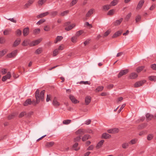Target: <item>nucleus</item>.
<instances>
[{"mask_svg": "<svg viewBox=\"0 0 156 156\" xmlns=\"http://www.w3.org/2000/svg\"><path fill=\"white\" fill-rule=\"evenodd\" d=\"M42 38L38 39L30 43V46H35L39 44L42 41Z\"/></svg>", "mask_w": 156, "mask_h": 156, "instance_id": "nucleus-2", "label": "nucleus"}, {"mask_svg": "<svg viewBox=\"0 0 156 156\" xmlns=\"http://www.w3.org/2000/svg\"><path fill=\"white\" fill-rule=\"evenodd\" d=\"M20 42V39L18 38L15 41L13 45V46L15 47L19 44Z\"/></svg>", "mask_w": 156, "mask_h": 156, "instance_id": "nucleus-24", "label": "nucleus"}, {"mask_svg": "<svg viewBox=\"0 0 156 156\" xmlns=\"http://www.w3.org/2000/svg\"><path fill=\"white\" fill-rule=\"evenodd\" d=\"M15 116V114L14 113L12 114L9 115L8 116V119L9 120L13 118Z\"/></svg>", "mask_w": 156, "mask_h": 156, "instance_id": "nucleus-58", "label": "nucleus"}, {"mask_svg": "<svg viewBox=\"0 0 156 156\" xmlns=\"http://www.w3.org/2000/svg\"><path fill=\"white\" fill-rule=\"evenodd\" d=\"M148 78L151 81H155L156 77L154 76H149Z\"/></svg>", "mask_w": 156, "mask_h": 156, "instance_id": "nucleus-42", "label": "nucleus"}, {"mask_svg": "<svg viewBox=\"0 0 156 156\" xmlns=\"http://www.w3.org/2000/svg\"><path fill=\"white\" fill-rule=\"evenodd\" d=\"M42 51V48H39L36 50L35 53L37 54H39L41 53Z\"/></svg>", "mask_w": 156, "mask_h": 156, "instance_id": "nucleus-37", "label": "nucleus"}, {"mask_svg": "<svg viewBox=\"0 0 156 156\" xmlns=\"http://www.w3.org/2000/svg\"><path fill=\"white\" fill-rule=\"evenodd\" d=\"M104 142V140H101L100 141H99L97 144L96 147L97 149L100 148L102 145L103 144Z\"/></svg>", "mask_w": 156, "mask_h": 156, "instance_id": "nucleus-19", "label": "nucleus"}, {"mask_svg": "<svg viewBox=\"0 0 156 156\" xmlns=\"http://www.w3.org/2000/svg\"><path fill=\"white\" fill-rule=\"evenodd\" d=\"M46 0H39L38 2V4L39 5H42L43 3L45 2Z\"/></svg>", "mask_w": 156, "mask_h": 156, "instance_id": "nucleus-46", "label": "nucleus"}, {"mask_svg": "<svg viewBox=\"0 0 156 156\" xmlns=\"http://www.w3.org/2000/svg\"><path fill=\"white\" fill-rule=\"evenodd\" d=\"M45 20L44 19H41L39 21L37 22V25H40L43 22H44Z\"/></svg>", "mask_w": 156, "mask_h": 156, "instance_id": "nucleus-54", "label": "nucleus"}, {"mask_svg": "<svg viewBox=\"0 0 156 156\" xmlns=\"http://www.w3.org/2000/svg\"><path fill=\"white\" fill-rule=\"evenodd\" d=\"M122 31H123L122 30H120L119 31H118L116 32L112 36V37L113 38H114L119 36L120 35H121L122 34Z\"/></svg>", "mask_w": 156, "mask_h": 156, "instance_id": "nucleus-12", "label": "nucleus"}, {"mask_svg": "<svg viewBox=\"0 0 156 156\" xmlns=\"http://www.w3.org/2000/svg\"><path fill=\"white\" fill-rule=\"evenodd\" d=\"M69 12V10H66L62 12L60 14V15L62 16H64L68 14Z\"/></svg>", "mask_w": 156, "mask_h": 156, "instance_id": "nucleus-45", "label": "nucleus"}, {"mask_svg": "<svg viewBox=\"0 0 156 156\" xmlns=\"http://www.w3.org/2000/svg\"><path fill=\"white\" fill-rule=\"evenodd\" d=\"M44 29L46 31H48L50 30V28L49 26H46L44 27Z\"/></svg>", "mask_w": 156, "mask_h": 156, "instance_id": "nucleus-47", "label": "nucleus"}, {"mask_svg": "<svg viewBox=\"0 0 156 156\" xmlns=\"http://www.w3.org/2000/svg\"><path fill=\"white\" fill-rule=\"evenodd\" d=\"M77 38L76 37H73L72 38L71 41L73 43L76 42V41Z\"/></svg>", "mask_w": 156, "mask_h": 156, "instance_id": "nucleus-63", "label": "nucleus"}, {"mask_svg": "<svg viewBox=\"0 0 156 156\" xmlns=\"http://www.w3.org/2000/svg\"><path fill=\"white\" fill-rule=\"evenodd\" d=\"M81 139V136H78L74 139V142H79L80 140Z\"/></svg>", "mask_w": 156, "mask_h": 156, "instance_id": "nucleus-41", "label": "nucleus"}, {"mask_svg": "<svg viewBox=\"0 0 156 156\" xmlns=\"http://www.w3.org/2000/svg\"><path fill=\"white\" fill-rule=\"evenodd\" d=\"M45 90H43L41 91L39 95L40 91L38 89H37L35 93V96L36 99H37V102H40V99L41 100L43 101L44 99V95Z\"/></svg>", "mask_w": 156, "mask_h": 156, "instance_id": "nucleus-1", "label": "nucleus"}, {"mask_svg": "<svg viewBox=\"0 0 156 156\" xmlns=\"http://www.w3.org/2000/svg\"><path fill=\"white\" fill-rule=\"evenodd\" d=\"M58 53V50L57 49H55L53 51V55L55 56H56Z\"/></svg>", "mask_w": 156, "mask_h": 156, "instance_id": "nucleus-50", "label": "nucleus"}, {"mask_svg": "<svg viewBox=\"0 0 156 156\" xmlns=\"http://www.w3.org/2000/svg\"><path fill=\"white\" fill-rule=\"evenodd\" d=\"M137 141V140L136 139H132L131 140L129 144H133L136 143Z\"/></svg>", "mask_w": 156, "mask_h": 156, "instance_id": "nucleus-38", "label": "nucleus"}, {"mask_svg": "<svg viewBox=\"0 0 156 156\" xmlns=\"http://www.w3.org/2000/svg\"><path fill=\"white\" fill-rule=\"evenodd\" d=\"M80 84H89L90 85V83H89L88 81H81L80 82Z\"/></svg>", "mask_w": 156, "mask_h": 156, "instance_id": "nucleus-61", "label": "nucleus"}, {"mask_svg": "<svg viewBox=\"0 0 156 156\" xmlns=\"http://www.w3.org/2000/svg\"><path fill=\"white\" fill-rule=\"evenodd\" d=\"M110 6H111L110 5H104L103 7V9L104 10L107 11L110 9Z\"/></svg>", "mask_w": 156, "mask_h": 156, "instance_id": "nucleus-36", "label": "nucleus"}, {"mask_svg": "<svg viewBox=\"0 0 156 156\" xmlns=\"http://www.w3.org/2000/svg\"><path fill=\"white\" fill-rule=\"evenodd\" d=\"M34 0H29L28 1V2L26 4L24 5L25 7L26 8H28L34 2Z\"/></svg>", "mask_w": 156, "mask_h": 156, "instance_id": "nucleus-20", "label": "nucleus"}, {"mask_svg": "<svg viewBox=\"0 0 156 156\" xmlns=\"http://www.w3.org/2000/svg\"><path fill=\"white\" fill-rule=\"evenodd\" d=\"M49 13L48 12H46L44 13H42L37 16V18H41L44 17L48 15Z\"/></svg>", "mask_w": 156, "mask_h": 156, "instance_id": "nucleus-17", "label": "nucleus"}, {"mask_svg": "<svg viewBox=\"0 0 156 156\" xmlns=\"http://www.w3.org/2000/svg\"><path fill=\"white\" fill-rule=\"evenodd\" d=\"M118 0H114L112 1L110 3V6H115L118 3Z\"/></svg>", "mask_w": 156, "mask_h": 156, "instance_id": "nucleus-33", "label": "nucleus"}, {"mask_svg": "<svg viewBox=\"0 0 156 156\" xmlns=\"http://www.w3.org/2000/svg\"><path fill=\"white\" fill-rule=\"evenodd\" d=\"M29 29L28 27H26L23 30V35L24 36H27L29 33Z\"/></svg>", "mask_w": 156, "mask_h": 156, "instance_id": "nucleus-11", "label": "nucleus"}, {"mask_svg": "<svg viewBox=\"0 0 156 156\" xmlns=\"http://www.w3.org/2000/svg\"><path fill=\"white\" fill-rule=\"evenodd\" d=\"M5 42V39L3 37H1L0 38V43L4 44Z\"/></svg>", "mask_w": 156, "mask_h": 156, "instance_id": "nucleus-53", "label": "nucleus"}, {"mask_svg": "<svg viewBox=\"0 0 156 156\" xmlns=\"http://www.w3.org/2000/svg\"><path fill=\"white\" fill-rule=\"evenodd\" d=\"M17 51L18 50H15L11 53L8 54L7 56L8 57L10 58L14 57L16 55Z\"/></svg>", "mask_w": 156, "mask_h": 156, "instance_id": "nucleus-4", "label": "nucleus"}, {"mask_svg": "<svg viewBox=\"0 0 156 156\" xmlns=\"http://www.w3.org/2000/svg\"><path fill=\"white\" fill-rule=\"evenodd\" d=\"M11 31V29H5L3 32V34L5 35H9Z\"/></svg>", "mask_w": 156, "mask_h": 156, "instance_id": "nucleus-28", "label": "nucleus"}, {"mask_svg": "<svg viewBox=\"0 0 156 156\" xmlns=\"http://www.w3.org/2000/svg\"><path fill=\"white\" fill-rule=\"evenodd\" d=\"M6 53V51L3 50L0 52V56H2Z\"/></svg>", "mask_w": 156, "mask_h": 156, "instance_id": "nucleus-55", "label": "nucleus"}, {"mask_svg": "<svg viewBox=\"0 0 156 156\" xmlns=\"http://www.w3.org/2000/svg\"><path fill=\"white\" fill-rule=\"evenodd\" d=\"M144 2V0H141L140 1L137 5L136 9H140L143 5Z\"/></svg>", "mask_w": 156, "mask_h": 156, "instance_id": "nucleus-15", "label": "nucleus"}, {"mask_svg": "<svg viewBox=\"0 0 156 156\" xmlns=\"http://www.w3.org/2000/svg\"><path fill=\"white\" fill-rule=\"evenodd\" d=\"M11 76V73L10 72H9L7 73V75L3 77L2 78V81H5L7 79H9Z\"/></svg>", "mask_w": 156, "mask_h": 156, "instance_id": "nucleus-5", "label": "nucleus"}, {"mask_svg": "<svg viewBox=\"0 0 156 156\" xmlns=\"http://www.w3.org/2000/svg\"><path fill=\"white\" fill-rule=\"evenodd\" d=\"M138 76L137 73H132L130 75V78L131 79H134L136 78Z\"/></svg>", "mask_w": 156, "mask_h": 156, "instance_id": "nucleus-26", "label": "nucleus"}, {"mask_svg": "<svg viewBox=\"0 0 156 156\" xmlns=\"http://www.w3.org/2000/svg\"><path fill=\"white\" fill-rule=\"evenodd\" d=\"M129 146V143L127 142L123 143L122 145V147L123 149H126Z\"/></svg>", "mask_w": 156, "mask_h": 156, "instance_id": "nucleus-30", "label": "nucleus"}, {"mask_svg": "<svg viewBox=\"0 0 156 156\" xmlns=\"http://www.w3.org/2000/svg\"><path fill=\"white\" fill-rule=\"evenodd\" d=\"M69 98L72 102L74 104H76L79 102V101L73 95H70L69 96Z\"/></svg>", "mask_w": 156, "mask_h": 156, "instance_id": "nucleus-9", "label": "nucleus"}, {"mask_svg": "<svg viewBox=\"0 0 156 156\" xmlns=\"http://www.w3.org/2000/svg\"><path fill=\"white\" fill-rule=\"evenodd\" d=\"M1 73L2 74H5L7 73V70L6 69H2L1 71Z\"/></svg>", "mask_w": 156, "mask_h": 156, "instance_id": "nucleus-64", "label": "nucleus"}, {"mask_svg": "<svg viewBox=\"0 0 156 156\" xmlns=\"http://www.w3.org/2000/svg\"><path fill=\"white\" fill-rule=\"evenodd\" d=\"M123 18H121L119 20H117L114 22L113 23V24L115 26H118L120 25L121 23L122 22Z\"/></svg>", "mask_w": 156, "mask_h": 156, "instance_id": "nucleus-16", "label": "nucleus"}, {"mask_svg": "<svg viewBox=\"0 0 156 156\" xmlns=\"http://www.w3.org/2000/svg\"><path fill=\"white\" fill-rule=\"evenodd\" d=\"M71 122V120L70 119L65 120L63 121L62 123L64 125H68Z\"/></svg>", "mask_w": 156, "mask_h": 156, "instance_id": "nucleus-32", "label": "nucleus"}, {"mask_svg": "<svg viewBox=\"0 0 156 156\" xmlns=\"http://www.w3.org/2000/svg\"><path fill=\"white\" fill-rule=\"evenodd\" d=\"M144 68V66H142L140 67H138L136 69V71L138 73L140 72Z\"/></svg>", "mask_w": 156, "mask_h": 156, "instance_id": "nucleus-35", "label": "nucleus"}, {"mask_svg": "<svg viewBox=\"0 0 156 156\" xmlns=\"http://www.w3.org/2000/svg\"><path fill=\"white\" fill-rule=\"evenodd\" d=\"M141 17L140 15H137L135 19L136 22V23H137L138 22H139L141 20Z\"/></svg>", "mask_w": 156, "mask_h": 156, "instance_id": "nucleus-43", "label": "nucleus"}, {"mask_svg": "<svg viewBox=\"0 0 156 156\" xmlns=\"http://www.w3.org/2000/svg\"><path fill=\"white\" fill-rule=\"evenodd\" d=\"M76 26L75 23H73L71 25L66 27L65 28V30L66 31H69L72 29L73 28Z\"/></svg>", "mask_w": 156, "mask_h": 156, "instance_id": "nucleus-10", "label": "nucleus"}, {"mask_svg": "<svg viewBox=\"0 0 156 156\" xmlns=\"http://www.w3.org/2000/svg\"><path fill=\"white\" fill-rule=\"evenodd\" d=\"M151 67L154 70H156V64H154L151 66Z\"/></svg>", "mask_w": 156, "mask_h": 156, "instance_id": "nucleus-60", "label": "nucleus"}, {"mask_svg": "<svg viewBox=\"0 0 156 156\" xmlns=\"http://www.w3.org/2000/svg\"><path fill=\"white\" fill-rule=\"evenodd\" d=\"M52 104L55 107H58L60 105V103L57 101L56 97L54 98L52 102Z\"/></svg>", "mask_w": 156, "mask_h": 156, "instance_id": "nucleus-13", "label": "nucleus"}, {"mask_svg": "<svg viewBox=\"0 0 156 156\" xmlns=\"http://www.w3.org/2000/svg\"><path fill=\"white\" fill-rule=\"evenodd\" d=\"M90 138H91V136L89 135L86 134L82 137V140L83 141H84Z\"/></svg>", "mask_w": 156, "mask_h": 156, "instance_id": "nucleus-18", "label": "nucleus"}, {"mask_svg": "<svg viewBox=\"0 0 156 156\" xmlns=\"http://www.w3.org/2000/svg\"><path fill=\"white\" fill-rule=\"evenodd\" d=\"M32 101L30 99H28L24 103L23 105L25 106H26L28 105H30L31 104Z\"/></svg>", "mask_w": 156, "mask_h": 156, "instance_id": "nucleus-23", "label": "nucleus"}, {"mask_svg": "<svg viewBox=\"0 0 156 156\" xmlns=\"http://www.w3.org/2000/svg\"><path fill=\"white\" fill-rule=\"evenodd\" d=\"M146 82V80H143V81L136 82L134 84V87H138L142 85Z\"/></svg>", "mask_w": 156, "mask_h": 156, "instance_id": "nucleus-7", "label": "nucleus"}, {"mask_svg": "<svg viewBox=\"0 0 156 156\" xmlns=\"http://www.w3.org/2000/svg\"><path fill=\"white\" fill-rule=\"evenodd\" d=\"M114 11L115 10L113 9L110 10L108 11V15H112L113 14Z\"/></svg>", "mask_w": 156, "mask_h": 156, "instance_id": "nucleus-52", "label": "nucleus"}, {"mask_svg": "<svg viewBox=\"0 0 156 156\" xmlns=\"http://www.w3.org/2000/svg\"><path fill=\"white\" fill-rule=\"evenodd\" d=\"M132 14L131 12L127 14L125 18V20L126 21H128L131 16Z\"/></svg>", "mask_w": 156, "mask_h": 156, "instance_id": "nucleus-39", "label": "nucleus"}, {"mask_svg": "<svg viewBox=\"0 0 156 156\" xmlns=\"http://www.w3.org/2000/svg\"><path fill=\"white\" fill-rule=\"evenodd\" d=\"M78 145V144L77 143H76L73 146V147L74 148V150L75 151L78 150L79 149L76 148Z\"/></svg>", "mask_w": 156, "mask_h": 156, "instance_id": "nucleus-51", "label": "nucleus"}, {"mask_svg": "<svg viewBox=\"0 0 156 156\" xmlns=\"http://www.w3.org/2000/svg\"><path fill=\"white\" fill-rule=\"evenodd\" d=\"M146 116L147 119L148 120H151L152 119H154V115L149 113L147 114Z\"/></svg>", "mask_w": 156, "mask_h": 156, "instance_id": "nucleus-27", "label": "nucleus"}, {"mask_svg": "<svg viewBox=\"0 0 156 156\" xmlns=\"http://www.w3.org/2000/svg\"><path fill=\"white\" fill-rule=\"evenodd\" d=\"M94 10V9H90L86 14V17H88L90 16L93 13V11Z\"/></svg>", "mask_w": 156, "mask_h": 156, "instance_id": "nucleus-31", "label": "nucleus"}, {"mask_svg": "<svg viewBox=\"0 0 156 156\" xmlns=\"http://www.w3.org/2000/svg\"><path fill=\"white\" fill-rule=\"evenodd\" d=\"M30 40H29L25 39V40L23 42L22 45L23 46H27L28 45H30Z\"/></svg>", "mask_w": 156, "mask_h": 156, "instance_id": "nucleus-22", "label": "nucleus"}, {"mask_svg": "<svg viewBox=\"0 0 156 156\" xmlns=\"http://www.w3.org/2000/svg\"><path fill=\"white\" fill-rule=\"evenodd\" d=\"M54 144L53 142H47L46 143L45 146L47 147H49L52 146Z\"/></svg>", "mask_w": 156, "mask_h": 156, "instance_id": "nucleus-25", "label": "nucleus"}, {"mask_svg": "<svg viewBox=\"0 0 156 156\" xmlns=\"http://www.w3.org/2000/svg\"><path fill=\"white\" fill-rule=\"evenodd\" d=\"M91 98L89 96H87L86 97L85 99V104L86 105H88L90 102Z\"/></svg>", "mask_w": 156, "mask_h": 156, "instance_id": "nucleus-14", "label": "nucleus"}, {"mask_svg": "<svg viewBox=\"0 0 156 156\" xmlns=\"http://www.w3.org/2000/svg\"><path fill=\"white\" fill-rule=\"evenodd\" d=\"M119 131V129L117 128H114L110 129L108 130V132L109 133H118Z\"/></svg>", "mask_w": 156, "mask_h": 156, "instance_id": "nucleus-6", "label": "nucleus"}, {"mask_svg": "<svg viewBox=\"0 0 156 156\" xmlns=\"http://www.w3.org/2000/svg\"><path fill=\"white\" fill-rule=\"evenodd\" d=\"M58 12L57 11H52L50 12L51 16L53 17H54L57 15Z\"/></svg>", "mask_w": 156, "mask_h": 156, "instance_id": "nucleus-34", "label": "nucleus"}, {"mask_svg": "<svg viewBox=\"0 0 156 156\" xmlns=\"http://www.w3.org/2000/svg\"><path fill=\"white\" fill-rule=\"evenodd\" d=\"M40 31V29L39 28H37L35 29L34 30V34H39Z\"/></svg>", "mask_w": 156, "mask_h": 156, "instance_id": "nucleus-40", "label": "nucleus"}, {"mask_svg": "<svg viewBox=\"0 0 156 156\" xmlns=\"http://www.w3.org/2000/svg\"><path fill=\"white\" fill-rule=\"evenodd\" d=\"M86 132V130L83 129H80L77 130L75 133L76 135H83Z\"/></svg>", "mask_w": 156, "mask_h": 156, "instance_id": "nucleus-3", "label": "nucleus"}, {"mask_svg": "<svg viewBox=\"0 0 156 156\" xmlns=\"http://www.w3.org/2000/svg\"><path fill=\"white\" fill-rule=\"evenodd\" d=\"M26 114V113L25 112H21L19 116V118H21Z\"/></svg>", "mask_w": 156, "mask_h": 156, "instance_id": "nucleus-57", "label": "nucleus"}, {"mask_svg": "<svg viewBox=\"0 0 156 156\" xmlns=\"http://www.w3.org/2000/svg\"><path fill=\"white\" fill-rule=\"evenodd\" d=\"M153 137V135L150 134L148 135L147 136V139L148 140H152Z\"/></svg>", "mask_w": 156, "mask_h": 156, "instance_id": "nucleus-56", "label": "nucleus"}, {"mask_svg": "<svg viewBox=\"0 0 156 156\" xmlns=\"http://www.w3.org/2000/svg\"><path fill=\"white\" fill-rule=\"evenodd\" d=\"M128 72V69H125L121 70L119 73L118 75V77L120 78L122 76L125 75L127 74Z\"/></svg>", "mask_w": 156, "mask_h": 156, "instance_id": "nucleus-8", "label": "nucleus"}, {"mask_svg": "<svg viewBox=\"0 0 156 156\" xmlns=\"http://www.w3.org/2000/svg\"><path fill=\"white\" fill-rule=\"evenodd\" d=\"M77 0H73L72 2L70 3V6H72L73 5H75L77 3Z\"/></svg>", "mask_w": 156, "mask_h": 156, "instance_id": "nucleus-62", "label": "nucleus"}, {"mask_svg": "<svg viewBox=\"0 0 156 156\" xmlns=\"http://www.w3.org/2000/svg\"><path fill=\"white\" fill-rule=\"evenodd\" d=\"M103 89V86H99L96 88V90L97 91L99 92L102 90Z\"/></svg>", "mask_w": 156, "mask_h": 156, "instance_id": "nucleus-48", "label": "nucleus"}, {"mask_svg": "<svg viewBox=\"0 0 156 156\" xmlns=\"http://www.w3.org/2000/svg\"><path fill=\"white\" fill-rule=\"evenodd\" d=\"M63 39V37L62 36H58L54 41L55 43H57L58 42L60 41Z\"/></svg>", "mask_w": 156, "mask_h": 156, "instance_id": "nucleus-29", "label": "nucleus"}, {"mask_svg": "<svg viewBox=\"0 0 156 156\" xmlns=\"http://www.w3.org/2000/svg\"><path fill=\"white\" fill-rule=\"evenodd\" d=\"M16 33L17 36H20L22 34V31L18 29L16 31Z\"/></svg>", "mask_w": 156, "mask_h": 156, "instance_id": "nucleus-49", "label": "nucleus"}, {"mask_svg": "<svg viewBox=\"0 0 156 156\" xmlns=\"http://www.w3.org/2000/svg\"><path fill=\"white\" fill-rule=\"evenodd\" d=\"M83 31L82 30H80L77 32L76 33V35L77 36H79L83 33Z\"/></svg>", "mask_w": 156, "mask_h": 156, "instance_id": "nucleus-59", "label": "nucleus"}, {"mask_svg": "<svg viewBox=\"0 0 156 156\" xmlns=\"http://www.w3.org/2000/svg\"><path fill=\"white\" fill-rule=\"evenodd\" d=\"M102 138L104 139L109 138L111 137V135L107 133H104L102 135Z\"/></svg>", "mask_w": 156, "mask_h": 156, "instance_id": "nucleus-21", "label": "nucleus"}, {"mask_svg": "<svg viewBox=\"0 0 156 156\" xmlns=\"http://www.w3.org/2000/svg\"><path fill=\"white\" fill-rule=\"evenodd\" d=\"M5 18L6 19H7V20H8L11 21V22H12L13 23H16V22H17L16 20L14 18H8L5 17Z\"/></svg>", "mask_w": 156, "mask_h": 156, "instance_id": "nucleus-44", "label": "nucleus"}]
</instances>
